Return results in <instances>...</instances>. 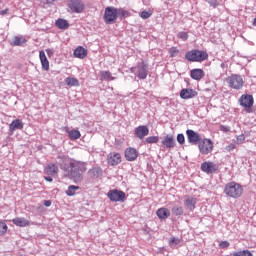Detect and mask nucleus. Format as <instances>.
<instances>
[{
	"mask_svg": "<svg viewBox=\"0 0 256 256\" xmlns=\"http://www.w3.org/2000/svg\"><path fill=\"white\" fill-rule=\"evenodd\" d=\"M58 165L63 173V176L74 183L83 181V173L87 171V163L67 156H58Z\"/></svg>",
	"mask_w": 256,
	"mask_h": 256,
	"instance_id": "nucleus-1",
	"label": "nucleus"
},
{
	"mask_svg": "<svg viewBox=\"0 0 256 256\" xmlns=\"http://www.w3.org/2000/svg\"><path fill=\"white\" fill-rule=\"evenodd\" d=\"M209 58V54L206 51L194 49L186 52L185 59L191 63H201Z\"/></svg>",
	"mask_w": 256,
	"mask_h": 256,
	"instance_id": "nucleus-2",
	"label": "nucleus"
},
{
	"mask_svg": "<svg viewBox=\"0 0 256 256\" xmlns=\"http://www.w3.org/2000/svg\"><path fill=\"white\" fill-rule=\"evenodd\" d=\"M224 193L232 199H239L243 195V186L236 182H229L225 185Z\"/></svg>",
	"mask_w": 256,
	"mask_h": 256,
	"instance_id": "nucleus-3",
	"label": "nucleus"
},
{
	"mask_svg": "<svg viewBox=\"0 0 256 256\" xmlns=\"http://www.w3.org/2000/svg\"><path fill=\"white\" fill-rule=\"evenodd\" d=\"M103 20L106 25H113L117 21V8L113 6L106 7Z\"/></svg>",
	"mask_w": 256,
	"mask_h": 256,
	"instance_id": "nucleus-4",
	"label": "nucleus"
},
{
	"mask_svg": "<svg viewBox=\"0 0 256 256\" xmlns=\"http://www.w3.org/2000/svg\"><path fill=\"white\" fill-rule=\"evenodd\" d=\"M107 197L113 203H123V201H125V198L127 197V195L125 194V192H123L121 190L113 189L107 193Z\"/></svg>",
	"mask_w": 256,
	"mask_h": 256,
	"instance_id": "nucleus-5",
	"label": "nucleus"
},
{
	"mask_svg": "<svg viewBox=\"0 0 256 256\" xmlns=\"http://www.w3.org/2000/svg\"><path fill=\"white\" fill-rule=\"evenodd\" d=\"M199 152L201 155H209L213 151V141L211 139H202L198 144Z\"/></svg>",
	"mask_w": 256,
	"mask_h": 256,
	"instance_id": "nucleus-6",
	"label": "nucleus"
},
{
	"mask_svg": "<svg viewBox=\"0 0 256 256\" xmlns=\"http://www.w3.org/2000/svg\"><path fill=\"white\" fill-rule=\"evenodd\" d=\"M227 81L229 87L236 90L241 89V87H243V84L245 83L243 81V77L237 74H232L230 77H228Z\"/></svg>",
	"mask_w": 256,
	"mask_h": 256,
	"instance_id": "nucleus-7",
	"label": "nucleus"
},
{
	"mask_svg": "<svg viewBox=\"0 0 256 256\" xmlns=\"http://www.w3.org/2000/svg\"><path fill=\"white\" fill-rule=\"evenodd\" d=\"M186 137L190 145H199V143H201V141L203 140L201 139V135L199 133L191 129L186 130Z\"/></svg>",
	"mask_w": 256,
	"mask_h": 256,
	"instance_id": "nucleus-8",
	"label": "nucleus"
},
{
	"mask_svg": "<svg viewBox=\"0 0 256 256\" xmlns=\"http://www.w3.org/2000/svg\"><path fill=\"white\" fill-rule=\"evenodd\" d=\"M68 7L73 11V13H83L85 4L81 0H71Z\"/></svg>",
	"mask_w": 256,
	"mask_h": 256,
	"instance_id": "nucleus-9",
	"label": "nucleus"
},
{
	"mask_svg": "<svg viewBox=\"0 0 256 256\" xmlns=\"http://www.w3.org/2000/svg\"><path fill=\"white\" fill-rule=\"evenodd\" d=\"M147 75H149V65L145 62H141L137 67V77L138 79H147Z\"/></svg>",
	"mask_w": 256,
	"mask_h": 256,
	"instance_id": "nucleus-10",
	"label": "nucleus"
},
{
	"mask_svg": "<svg viewBox=\"0 0 256 256\" xmlns=\"http://www.w3.org/2000/svg\"><path fill=\"white\" fill-rule=\"evenodd\" d=\"M161 145L164 149H173L175 145H177V142H175V136L171 134L164 136L161 141Z\"/></svg>",
	"mask_w": 256,
	"mask_h": 256,
	"instance_id": "nucleus-11",
	"label": "nucleus"
},
{
	"mask_svg": "<svg viewBox=\"0 0 256 256\" xmlns=\"http://www.w3.org/2000/svg\"><path fill=\"white\" fill-rule=\"evenodd\" d=\"M217 169H219V167L213 162H204L201 164V171L207 173L208 175L215 173Z\"/></svg>",
	"mask_w": 256,
	"mask_h": 256,
	"instance_id": "nucleus-12",
	"label": "nucleus"
},
{
	"mask_svg": "<svg viewBox=\"0 0 256 256\" xmlns=\"http://www.w3.org/2000/svg\"><path fill=\"white\" fill-rule=\"evenodd\" d=\"M240 101V105L242 107H245V109H249L251 107H253V103H254V100H253V96L252 95H242L239 99Z\"/></svg>",
	"mask_w": 256,
	"mask_h": 256,
	"instance_id": "nucleus-13",
	"label": "nucleus"
},
{
	"mask_svg": "<svg viewBox=\"0 0 256 256\" xmlns=\"http://www.w3.org/2000/svg\"><path fill=\"white\" fill-rule=\"evenodd\" d=\"M108 165L115 167L121 163V154L116 152H111L107 157Z\"/></svg>",
	"mask_w": 256,
	"mask_h": 256,
	"instance_id": "nucleus-14",
	"label": "nucleus"
},
{
	"mask_svg": "<svg viewBox=\"0 0 256 256\" xmlns=\"http://www.w3.org/2000/svg\"><path fill=\"white\" fill-rule=\"evenodd\" d=\"M135 135L138 139H145L149 135V128L145 125L138 126L135 128Z\"/></svg>",
	"mask_w": 256,
	"mask_h": 256,
	"instance_id": "nucleus-15",
	"label": "nucleus"
},
{
	"mask_svg": "<svg viewBox=\"0 0 256 256\" xmlns=\"http://www.w3.org/2000/svg\"><path fill=\"white\" fill-rule=\"evenodd\" d=\"M196 95L197 91L191 88H184L180 91L181 99H193V97H196Z\"/></svg>",
	"mask_w": 256,
	"mask_h": 256,
	"instance_id": "nucleus-16",
	"label": "nucleus"
},
{
	"mask_svg": "<svg viewBox=\"0 0 256 256\" xmlns=\"http://www.w3.org/2000/svg\"><path fill=\"white\" fill-rule=\"evenodd\" d=\"M139 157V152L135 148H128L125 150L126 161H135Z\"/></svg>",
	"mask_w": 256,
	"mask_h": 256,
	"instance_id": "nucleus-17",
	"label": "nucleus"
},
{
	"mask_svg": "<svg viewBox=\"0 0 256 256\" xmlns=\"http://www.w3.org/2000/svg\"><path fill=\"white\" fill-rule=\"evenodd\" d=\"M156 215L161 221H165V219H169L171 217V211L165 207H162L156 211Z\"/></svg>",
	"mask_w": 256,
	"mask_h": 256,
	"instance_id": "nucleus-18",
	"label": "nucleus"
},
{
	"mask_svg": "<svg viewBox=\"0 0 256 256\" xmlns=\"http://www.w3.org/2000/svg\"><path fill=\"white\" fill-rule=\"evenodd\" d=\"M12 223L16 225V227H29L31 222L24 217H16L12 220Z\"/></svg>",
	"mask_w": 256,
	"mask_h": 256,
	"instance_id": "nucleus-19",
	"label": "nucleus"
},
{
	"mask_svg": "<svg viewBox=\"0 0 256 256\" xmlns=\"http://www.w3.org/2000/svg\"><path fill=\"white\" fill-rule=\"evenodd\" d=\"M190 76L192 79H194V81H201L202 77H205V72L203 71V69H192L190 72Z\"/></svg>",
	"mask_w": 256,
	"mask_h": 256,
	"instance_id": "nucleus-20",
	"label": "nucleus"
},
{
	"mask_svg": "<svg viewBox=\"0 0 256 256\" xmlns=\"http://www.w3.org/2000/svg\"><path fill=\"white\" fill-rule=\"evenodd\" d=\"M89 177H92V179H98V177H101L103 175V170L101 167H94L92 169L88 170Z\"/></svg>",
	"mask_w": 256,
	"mask_h": 256,
	"instance_id": "nucleus-21",
	"label": "nucleus"
},
{
	"mask_svg": "<svg viewBox=\"0 0 256 256\" xmlns=\"http://www.w3.org/2000/svg\"><path fill=\"white\" fill-rule=\"evenodd\" d=\"M74 57H77L78 59H85V57H87V49L82 46L77 47L74 50Z\"/></svg>",
	"mask_w": 256,
	"mask_h": 256,
	"instance_id": "nucleus-22",
	"label": "nucleus"
},
{
	"mask_svg": "<svg viewBox=\"0 0 256 256\" xmlns=\"http://www.w3.org/2000/svg\"><path fill=\"white\" fill-rule=\"evenodd\" d=\"M39 57H40L42 69H45V71H49V60H47V55H45V52L40 51Z\"/></svg>",
	"mask_w": 256,
	"mask_h": 256,
	"instance_id": "nucleus-23",
	"label": "nucleus"
},
{
	"mask_svg": "<svg viewBox=\"0 0 256 256\" xmlns=\"http://www.w3.org/2000/svg\"><path fill=\"white\" fill-rule=\"evenodd\" d=\"M196 204H197V200L195 198H187L184 201V207L188 209V211H195Z\"/></svg>",
	"mask_w": 256,
	"mask_h": 256,
	"instance_id": "nucleus-24",
	"label": "nucleus"
},
{
	"mask_svg": "<svg viewBox=\"0 0 256 256\" xmlns=\"http://www.w3.org/2000/svg\"><path fill=\"white\" fill-rule=\"evenodd\" d=\"M9 129L10 131H16V129H23V123L21 122V120L16 119L11 122V124L9 125Z\"/></svg>",
	"mask_w": 256,
	"mask_h": 256,
	"instance_id": "nucleus-25",
	"label": "nucleus"
},
{
	"mask_svg": "<svg viewBox=\"0 0 256 256\" xmlns=\"http://www.w3.org/2000/svg\"><path fill=\"white\" fill-rule=\"evenodd\" d=\"M58 171L59 168L55 164H49L48 167L45 168V173H47V175H56Z\"/></svg>",
	"mask_w": 256,
	"mask_h": 256,
	"instance_id": "nucleus-26",
	"label": "nucleus"
},
{
	"mask_svg": "<svg viewBox=\"0 0 256 256\" xmlns=\"http://www.w3.org/2000/svg\"><path fill=\"white\" fill-rule=\"evenodd\" d=\"M55 25H56V27H58V29H68L69 28V22H67V20L61 19V18L56 20Z\"/></svg>",
	"mask_w": 256,
	"mask_h": 256,
	"instance_id": "nucleus-27",
	"label": "nucleus"
},
{
	"mask_svg": "<svg viewBox=\"0 0 256 256\" xmlns=\"http://www.w3.org/2000/svg\"><path fill=\"white\" fill-rule=\"evenodd\" d=\"M68 137L72 141H76V139H80L81 138V132L79 130L73 129V130L68 132Z\"/></svg>",
	"mask_w": 256,
	"mask_h": 256,
	"instance_id": "nucleus-28",
	"label": "nucleus"
},
{
	"mask_svg": "<svg viewBox=\"0 0 256 256\" xmlns=\"http://www.w3.org/2000/svg\"><path fill=\"white\" fill-rule=\"evenodd\" d=\"M116 16L117 19H123L125 17H129V11L123 9V8H116Z\"/></svg>",
	"mask_w": 256,
	"mask_h": 256,
	"instance_id": "nucleus-29",
	"label": "nucleus"
},
{
	"mask_svg": "<svg viewBox=\"0 0 256 256\" xmlns=\"http://www.w3.org/2000/svg\"><path fill=\"white\" fill-rule=\"evenodd\" d=\"M65 83L68 87H79V80L77 78L68 77L65 79Z\"/></svg>",
	"mask_w": 256,
	"mask_h": 256,
	"instance_id": "nucleus-30",
	"label": "nucleus"
},
{
	"mask_svg": "<svg viewBox=\"0 0 256 256\" xmlns=\"http://www.w3.org/2000/svg\"><path fill=\"white\" fill-rule=\"evenodd\" d=\"M172 215H175V217H181L183 215V207L179 205H175L171 209Z\"/></svg>",
	"mask_w": 256,
	"mask_h": 256,
	"instance_id": "nucleus-31",
	"label": "nucleus"
},
{
	"mask_svg": "<svg viewBox=\"0 0 256 256\" xmlns=\"http://www.w3.org/2000/svg\"><path fill=\"white\" fill-rule=\"evenodd\" d=\"M101 77L104 81H115V77L111 76V72L109 71H102Z\"/></svg>",
	"mask_w": 256,
	"mask_h": 256,
	"instance_id": "nucleus-32",
	"label": "nucleus"
},
{
	"mask_svg": "<svg viewBox=\"0 0 256 256\" xmlns=\"http://www.w3.org/2000/svg\"><path fill=\"white\" fill-rule=\"evenodd\" d=\"M75 191H79V186L71 185L66 190V195H68V197H73V195H75Z\"/></svg>",
	"mask_w": 256,
	"mask_h": 256,
	"instance_id": "nucleus-33",
	"label": "nucleus"
},
{
	"mask_svg": "<svg viewBox=\"0 0 256 256\" xmlns=\"http://www.w3.org/2000/svg\"><path fill=\"white\" fill-rule=\"evenodd\" d=\"M231 256H253V254L249 250H242L232 253Z\"/></svg>",
	"mask_w": 256,
	"mask_h": 256,
	"instance_id": "nucleus-34",
	"label": "nucleus"
},
{
	"mask_svg": "<svg viewBox=\"0 0 256 256\" xmlns=\"http://www.w3.org/2000/svg\"><path fill=\"white\" fill-rule=\"evenodd\" d=\"M27 40H25L22 37H15L14 41H13V45H15L16 47H21V45H23L24 43H26Z\"/></svg>",
	"mask_w": 256,
	"mask_h": 256,
	"instance_id": "nucleus-35",
	"label": "nucleus"
},
{
	"mask_svg": "<svg viewBox=\"0 0 256 256\" xmlns=\"http://www.w3.org/2000/svg\"><path fill=\"white\" fill-rule=\"evenodd\" d=\"M146 143L153 144V143H159V136H149L146 138Z\"/></svg>",
	"mask_w": 256,
	"mask_h": 256,
	"instance_id": "nucleus-36",
	"label": "nucleus"
},
{
	"mask_svg": "<svg viewBox=\"0 0 256 256\" xmlns=\"http://www.w3.org/2000/svg\"><path fill=\"white\" fill-rule=\"evenodd\" d=\"M7 229H9L7 224L5 222H0V236L5 235L7 233Z\"/></svg>",
	"mask_w": 256,
	"mask_h": 256,
	"instance_id": "nucleus-37",
	"label": "nucleus"
},
{
	"mask_svg": "<svg viewBox=\"0 0 256 256\" xmlns=\"http://www.w3.org/2000/svg\"><path fill=\"white\" fill-rule=\"evenodd\" d=\"M236 145H243L245 143V134H241L236 137Z\"/></svg>",
	"mask_w": 256,
	"mask_h": 256,
	"instance_id": "nucleus-38",
	"label": "nucleus"
},
{
	"mask_svg": "<svg viewBox=\"0 0 256 256\" xmlns=\"http://www.w3.org/2000/svg\"><path fill=\"white\" fill-rule=\"evenodd\" d=\"M176 141L177 143H179V145H185V135L178 134L176 137Z\"/></svg>",
	"mask_w": 256,
	"mask_h": 256,
	"instance_id": "nucleus-39",
	"label": "nucleus"
},
{
	"mask_svg": "<svg viewBox=\"0 0 256 256\" xmlns=\"http://www.w3.org/2000/svg\"><path fill=\"white\" fill-rule=\"evenodd\" d=\"M178 37L182 39V41H187V39H189V34H187V32H179Z\"/></svg>",
	"mask_w": 256,
	"mask_h": 256,
	"instance_id": "nucleus-40",
	"label": "nucleus"
},
{
	"mask_svg": "<svg viewBox=\"0 0 256 256\" xmlns=\"http://www.w3.org/2000/svg\"><path fill=\"white\" fill-rule=\"evenodd\" d=\"M169 53H170V57H177L179 50L175 47H172L170 48Z\"/></svg>",
	"mask_w": 256,
	"mask_h": 256,
	"instance_id": "nucleus-41",
	"label": "nucleus"
},
{
	"mask_svg": "<svg viewBox=\"0 0 256 256\" xmlns=\"http://www.w3.org/2000/svg\"><path fill=\"white\" fill-rule=\"evenodd\" d=\"M140 17L142 19H149V17H151V13L147 12V11H143V12H141Z\"/></svg>",
	"mask_w": 256,
	"mask_h": 256,
	"instance_id": "nucleus-42",
	"label": "nucleus"
},
{
	"mask_svg": "<svg viewBox=\"0 0 256 256\" xmlns=\"http://www.w3.org/2000/svg\"><path fill=\"white\" fill-rule=\"evenodd\" d=\"M229 241H222L219 244V247H221V249H227V247H229Z\"/></svg>",
	"mask_w": 256,
	"mask_h": 256,
	"instance_id": "nucleus-43",
	"label": "nucleus"
},
{
	"mask_svg": "<svg viewBox=\"0 0 256 256\" xmlns=\"http://www.w3.org/2000/svg\"><path fill=\"white\" fill-rule=\"evenodd\" d=\"M220 131H223V133H229L231 131V128L229 126H220Z\"/></svg>",
	"mask_w": 256,
	"mask_h": 256,
	"instance_id": "nucleus-44",
	"label": "nucleus"
},
{
	"mask_svg": "<svg viewBox=\"0 0 256 256\" xmlns=\"http://www.w3.org/2000/svg\"><path fill=\"white\" fill-rule=\"evenodd\" d=\"M237 144L234 142V143H231L230 145L226 146L225 149L228 151V152H231L233 151V149H235V146Z\"/></svg>",
	"mask_w": 256,
	"mask_h": 256,
	"instance_id": "nucleus-45",
	"label": "nucleus"
},
{
	"mask_svg": "<svg viewBox=\"0 0 256 256\" xmlns=\"http://www.w3.org/2000/svg\"><path fill=\"white\" fill-rule=\"evenodd\" d=\"M170 243H174L175 245H179L180 241H179L178 238H172V239L170 240Z\"/></svg>",
	"mask_w": 256,
	"mask_h": 256,
	"instance_id": "nucleus-46",
	"label": "nucleus"
},
{
	"mask_svg": "<svg viewBox=\"0 0 256 256\" xmlns=\"http://www.w3.org/2000/svg\"><path fill=\"white\" fill-rule=\"evenodd\" d=\"M43 205H44L45 207H51V200H44Z\"/></svg>",
	"mask_w": 256,
	"mask_h": 256,
	"instance_id": "nucleus-47",
	"label": "nucleus"
},
{
	"mask_svg": "<svg viewBox=\"0 0 256 256\" xmlns=\"http://www.w3.org/2000/svg\"><path fill=\"white\" fill-rule=\"evenodd\" d=\"M45 181H48V183H53V178L51 176H45Z\"/></svg>",
	"mask_w": 256,
	"mask_h": 256,
	"instance_id": "nucleus-48",
	"label": "nucleus"
},
{
	"mask_svg": "<svg viewBox=\"0 0 256 256\" xmlns=\"http://www.w3.org/2000/svg\"><path fill=\"white\" fill-rule=\"evenodd\" d=\"M7 13H9V9H4L0 11V15H7Z\"/></svg>",
	"mask_w": 256,
	"mask_h": 256,
	"instance_id": "nucleus-49",
	"label": "nucleus"
},
{
	"mask_svg": "<svg viewBox=\"0 0 256 256\" xmlns=\"http://www.w3.org/2000/svg\"><path fill=\"white\" fill-rule=\"evenodd\" d=\"M212 2H210V5H212L213 7H215L217 4L215 2H213V0H211Z\"/></svg>",
	"mask_w": 256,
	"mask_h": 256,
	"instance_id": "nucleus-50",
	"label": "nucleus"
},
{
	"mask_svg": "<svg viewBox=\"0 0 256 256\" xmlns=\"http://www.w3.org/2000/svg\"><path fill=\"white\" fill-rule=\"evenodd\" d=\"M220 67H221L222 69H225V63H221V64H220Z\"/></svg>",
	"mask_w": 256,
	"mask_h": 256,
	"instance_id": "nucleus-51",
	"label": "nucleus"
},
{
	"mask_svg": "<svg viewBox=\"0 0 256 256\" xmlns=\"http://www.w3.org/2000/svg\"><path fill=\"white\" fill-rule=\"evenodd\" d=\"M253 25L256 27V17L254 18Z\"/></svg>",
	"mask_w": 256,
	"mask_h": 256,
	"instance_id": "nucleus-52",
	"label": "nucleus"
},
{
	"mask_svg": "<svg viewBox=\"0 0 256 256\" xmlns=\"http://www.w3.org/2000/svg\"><path fill=\"white\" fill-rule=\"evenodd\" d=\"M48 55H51V51L50 50H48Z\"/></svg>",
	"mask_w": 256,
	"mask_h": 256,
	"instance_id": "nucleus-53",
	"label": "nucleus"
}]
</instances>
